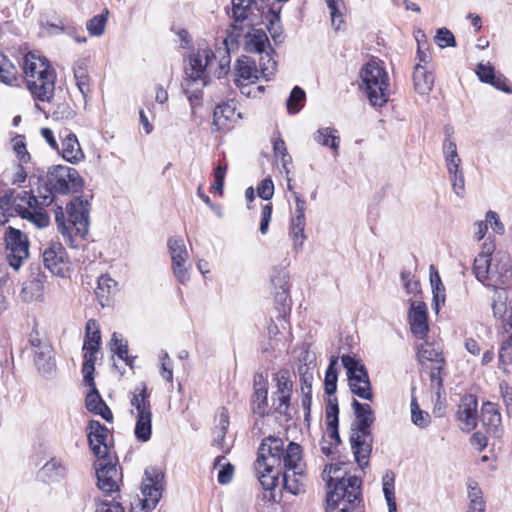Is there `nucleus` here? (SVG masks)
Segmentation results:
<instances>
[{
    "label": "nucleus",
    "instance_id": "nucleus-63",
    "mask_svg": "<svg viewBox=\"0 0 512 512\" xmlns=\"http://www.w3.org/2000/svg\"><path fill=\"white\" fill-rule=\"evenodd\" d=\"M291 398L292 395H273V405L275 412L281 415H286L290 407Z\"/></svg>",
    "mask_w": 512,
    "mask_h": 512
},
{
    "label": "nucleus",
    "instance_id": "nucleus-12",
    "mask_svg": "<svg viewBox=\"0 0 512 512\" xmlns=\"http://www.w3.org/2000/svg\"><path fill=\"white\" fill-rule=\"evenodd\" d=\"M102 345L100 325L97 320L89 319L85 325L84 341L82 346V374L91 380V374L95 373L97 353Z\"/></svg>",
    "mask_w": 512,
    "mask_h": 512
},
{
    "label": "nucleus",
    "instance_id": "nucleus-17",
    "mask_svg": "<svg viewBox=\"0 0 512 512\" xmlns=\"http://www.w3.org/2000/svg\"><path fill=\"white\" fill-rule=\"evenodd\" d=\"M349 440L356 463L361 469H364L369 465L372 452V432L351 430Z\"/></svg>",
    "mask_w": 512,
    "mask_h": 512
},
{
    "label": "nucleus",
    "instance_id": "nucleus-58",
    "mask_svg": "<svg viewBox=\"0 0 512 512\" xmlns=\"http://www.w3.org/2000/svg\"><path fill=\"white\" fill-rule=\"evenodd\" d=\"M499 364L505 369L506 366L512 364V339L508 338L501 343L498 353Z\"/></svg>",
    "mask_w": 512,
    "mask_h": 512
},
{
    "label": "nucleus",
    "instance_id": "nucleus-41",
    "mask_svg": "<svg viewBox=\"0 0 512 512\" xmlns=\"http://www.w3.org/2000/svg\"><path fill=\"white\" fill-rule=\"evenodd\" d=\"M303 463L299 467L300 473H294L292 471H285L282 473L283 476V486L285 490L290 492L293 495H298L304 491V480L305 474L303 470Z\"/></svg>",
    "mask_w": 512,
    "mask_h": 512
},
{
    "label": "nucleus",
    "instance_id": "nucleus-59",
    "mask_svg": "<svg viewBox=\"0 0 512 512\" xmlns=\"http://www.w3.org/2000/svg\"><path fill=\"white\" fill-rule=\"evenodd\" d=\"M280 13H281V7L280 6L275 7V5L273 4L269 8L268 14L266 15V18L269 21V25L267 26V28L274 39H276V37L279 35V34H277L278 27H276V26H278V24L280 22Z\"/></svg>",
    "mask_w": 512,
    "mask_h": 512
},
{
    "label": "nucleus",
    "instance_id": "nucleus-8",
    "mask_svg": "<svg viewBox=\"0 0 512 512\" xmlns=\"http://www.w3.org/2000/svg\"><path fill=\"white\" fill-rule=\"evenodd\" d=\"M495 250L493 241H486L482 245V251L476 256L473 264L475 277L485 285L487 281L505 283L511 275V265L508 257L501 258L497 264L492 265V254Z\"/></svg>",
    "mask_w": 512,
    "mask_h": 512
},
{
    "label": "nucleus",
    "instance_id": "nucleus-36",
    "mask_svg": "<svg viewBox=\"0 0 512 512\" xmlns=\"http://www.w3.org/2000/svg\"><path fill=\"white\" fill-rule=\"evenodd\" d=\"M110 351L130 368L134 367L136 356L129 355L128 342L121 334L114 332L108 343Z\"/></svg>",
    "mask_w": 512,
    "mask_h": 512
},
{
    "label": "nucleus",
    "instance_id": "nucleus-62",
    "mask_svg": "<svg viewBox=\"0 0 512 512\" xmlns=\"http://www.w3.org/2000/svg\"><path fill=\"white\" fill-rule=\"evenodd\" d=\"M160 374L168 382H173V363L168 353H163L160 357Z\"/></svg>",
    "mask_w": 512,
    "mask_h": 512
},
{
    "label": "nucleus",
    "instance_id": "nucleus-38",
    "mask_svg": "<svg viewBox=\"0 0 512 512\" xmlns=\"http://www.w3.org/2000/svg\"><path fill=\"white\" fill-rule=\"evenodd\" d=\"M73 73L76 85L86 98L91 92V78L89 75L88 64L85 61H78L73 66Z\"/></svg>",
    "mask_w": 512,
    "mask_h": 512
},
{
    "label": "nucleus",
    "instance_id": "nucleus-34",
    "mask_svg": "<svg viewBox=\"0 0 512 512\" xmlns=\"http://www.w3.org/2000/svg\"><path fill=\"white\" fill-rule=\"evenodd\" d=\"M314 141L323 147L330 148L337 157L340 150V135L337 129L332 127L319 128L313 135Z\"/></svg>",
    "mask_w": 512,
    "mask_h": 512
},
{
    "label": "nucleus",
    "instance_id": "nucleus-5",
    "mask_svg": "<svg viewBox=\"0 0 512 512\" xmlns=\"http://www.w3.org/2000/svg\"><path fill=\"white\" fill-rule=\"evenodd\" d=\"M55 221L59 232L69 239L85 238L89 227V202L82 197H74L67 203L65 210L61 206L55 209Z\"/></svg>",
    "mask_w": 512,
    "mask_h": 512
},
{
    "label": "nucleus",
    "instance_id": "nucleus-53",
    "mask_svg": "<svg viewBox=\"0 0 512 512\" xmlns=\"http://www.w3.org/2000/svg\"><path fill=\"white\" fill-rule=\"evenodd\" d=\"M430 283L433 291V298L436 302L440 299L445 301V287L441 281V277L434 265L430 266Z\"/></svg>",
    "mask_w": 512,
    "mask_h": 512
},
{
    "label": "nucleus",
    "instance_id": "nucleus-28",
    "mask_svg": "<svg viewBox=\"0 0 512 512\" xmlns=\"http://www.w3.org/2000/svg\"><path fill=\"white\" fill-rule=\"evenodd\" d=\"M68 473L67 466L61 458L53 457L38 471V478L47 484L58 483L65 479Z\"/></svg>",
    "mask_w": 512,
    "mask_h": 512
},
{
    "label": "nucleus",
    "instance_id": "nucleus-49",
    "mask_svg": "<svg viewBox=\"0 0 512 512\" xmlns=\"http://www.w3.org/2000/svg\"><path fill=\"white\" fill-rule=\"evenodd\" d=\"M305 98V91L301 87L295 86L290 92L289 98L287 99L286 102V108L288 113H298L304 106Z\"/></svg>",
    "mask_w": 512,
    "mask_h": 512
},
{
    "label": "nucleus",
    "instance_id": "nucleus-64",
    "mask_svg": "<svg viewBox=\"0 0 512 512\" xmlns=\"http://www.w3.org/2000/svg\"><path fill=\"white\" fill-rule=\"evenodd\" d=\"M258 196L264 200H269L274 195V184L270 178L263 179L257 187Z\"/></svg>",
    "mask_w": 512,
    "mask_h": 512
},
{
    "label": "nucleus",
    "instance_id": "nucleus-18",
    "mask_svg": "<svg viewBox=\"0 0 512 512\" xmlns=\"http://www.w3.org/2000/svg\"><path fill=\"white\" fill-rule=\"evenodd\" d=\"M99 465L96 467L98 487L103 492L111 494L118 490V469L116 457L109 455L107 459H98Z\"/></svg>",
    "mask_w": 512,
    "mask_h": 512
},
{
    "label": "nucleus",
    "instance_id": "nucleus-22",
    "mask_svg": "<svg viewBox=\"0 0 512 512\" xmlns=\"http://www.w3.org/2000/svg\"><path fill=\"white\" fill-rule=\"evenodd\" d=\"M250 407L253 414L259 418L267 415L268 409V380L262 372L253 376V393L250 399Z\"/></svg>",
    "mask_w": 512,
    "mask_h": 512
},
{
    "label": "nucleus",
    "instance_id": "nucleus-46",
    "mask_svg": "<svg viewBox=\"0 0 512 512\" xmlns=\"http://www.w3.org/2000/svg\"><path fill=\"white\" fill-rule=\"evenodd\" d=\"M134 434L137 440L147 442L152 435V414L136 416Z\"/></svg>",
    "mask_w": 512,
    "mask_h": 512
},
{
    "label": "nucleus",
    "instance_id": "nucleus-43",
    "mask_svg": "<svg viewBox=\"0 0 512 512\" xmlns=\"http://www.w3.org/2000/svg\"><path fill=\"white\" fill-rule=\"evenodd\" d=\"M19 71L16 65L0 52V82L13 85L18 81Z\"/></svg>",
    "mask_w": 512,
    "mask_h": 512
},
{
    "label": "nucleus",
    "instance_id": "nucleus-32",
    "mask_svg": "<svg viewBox=\"0 0 512 512\" xmlns=\"http://www.w3.org/2000/svg\"><path fill=\"white\" fill-rule=\"evenodd\" d=\"M61 138V155L62 157L72 163L76 164L84 158V153L81 149L77 136L72 133L65 131V134H60Z\"/></svg>",
    "mask_w": 512,
    "mask_h": 512
},
{
    "label": "nucleus",
    "instance_id": "nucleus-15",
    "mask_svg": "<svg viewBox=\"0 0 512 512\" xmlns=\"http://www.w3.org/2000/svg\"><path fill=\"white\" fill-rule=\"evenodd\" d=\"M47 180L55 193L68 194L82 188V179L76 169L56 166L47 175Z\"/></svg>",
    "mask_w": 512,
    "mask_h": 512
},
{
    "label": "nucleus",
    "instance_id": "nucleus-1",
    "mask_svg": "<svg viewBox=\"0 0 512 512\" xmlns=\"http://www.w3.org/2000/svg\"><path fill=\"white\" fill-rule=\"evenodd\" d=\"M302 463L301 445L296 442L285 445L281 438L270 435L263 438L258 447L254 469L263 489L273 490L283 472L300 473Z\"/></svg>",
    "mask_w": 512,
    "mask_h": 512
},
{
    "label": "nucleus",
    "instance_id": "nucleus-13",
    "mask_svg": "<svg viewBox=\"0 0 512 512\" xmlns=\"http://www.w3.org/2000/svg\"><path fill=\"white\" fill-rule=\"evenodd\" d=\"M43 264L53 275L70 277L72 262L60 241H50L42 250Z\"/></svg>",
    "mask_w": 512,
    "mask_h": 512
},
{
    "label": "nucleus",
    "instance_id": "nucleus-20",
    "mask_svg": "<svg viewBox=\"0 0 512 512\" xmlns=\"http://www.w3.org/2000/svg\"><path fill=\"white\" fill-rule=\"evenodd\" d=\"M407 320L412 335L418 340L428 337L430 328L428 322L427 305L423 301L412 302Z\"/></svg>",
    "mask_w": 512,
    "mask_h": 512
},
{
    "label": "nucleus",
    "instance_id": "nucleus-37",
    "mask_svg": "<svg viewBox=\"0 0 512 512\" xmlns=\"http://www.w3.org/2000/svg\"><path fill=\"white\" fill-rule=\"evenodd\" d=\"M29 192L33 193L35 202L37 206L41 207V209H44V207H47L50 204H52L54 200L55 192L51 188V185L48 182V180H44L42 178H37L36 188L31 189Z\"/></svg>",
    "mask_w": 512,
    "mask_h": 512
},
{
    "label": "nucleus",
    "instance_id": "nucleus-23",
    "mask_svg": "<svg viewBox=\"0 0 512 512\" xmlns=\"http://www.w3.org/2000/svg\"><path fill=\"white\" fill-rule=\"evenodd\" d=\"M295 197V216L291 220L290 225V233L293 238V244L295 249H300L303 246V243L306 239L305 235V225H306V218H305V210H306V202L304 199L301 198V196L294 192Z\"/></svg>",
    "mask_w": 512,
    "mask_h": 512
},
{
    "label": "nucleus",
    "instance_id": "nucleus-16",
    "mask_svg": "<svg viewBox=\"0 0 512 512\" xmlns=\"http://www.w3.org/2000/svg\"><path fill=\"white\" fill-rule=\"evenodd\" d=\"M87 440L93 455L97 459H107L112 455V447L108 443L109 429L98 420H90L87 428Z\"/></svg>",
    "mask_w": 512,
    "mask_h": 512
},
{
    "label": "nucleus",
    "instance_id": "nucleus-44",
    "mask_svg": "<svg viewBox=\"0 0 512 512\" xmlns=\"http://www.w3.org/2000/svg\"><path fill=\"white\" fill-rule=\"evenodd\" d=\"M268 37L262 29L254 30L246 36L245 51L249 53H263L268 43Z\"/></svg>",
    "mask_w": 512,
    "mask_h": 512
},
{
    "label": "nucleus",
    "instance_id": "nucleus-39",
    "mask_svg": "<svg viewBox=\"0 0 512 512\" xmlns=\"http://www.w3.org/2000/svg\"><path fill=\"white\" fill-rule=\"evenodd\" d=\"M512 302H508V291L505 288L494 287L492 310L494 317L505 320Z\"/></svg>",
    "mask_w": 512,
    "mask_h": 512
},
{
    "label": "nucleus",
    "instance_id": "nucleus-54",
    "mask_svg": "<svg viewBox=\"0 0 512 512\" xmlns=\"http://www.w3.org/2000/svg\"><path fill=\"white\" fill-rule=\"evenodd\" d=\"M273 152H274L275 157L281 159L282 166H283L286 174H288L289 170H288L287 166H288V164L292 163V158L288 154L285 141L281 137H278L273 141Z\"/></svg>",
    "mask_w": 512,
    "mask_h": 512
},
{
    "label": "nucleus",
    "instance_id": "nucleus-51",
    "mask_svg": "<svg viewBox=\"0 0 512 512\" xmlns=\"http://www.w3.org/2000/svg\"><path fill=\"white\" fill-rule=\"evenodd\" d=\"M338 362L337 356H332L330 359L329 366L325 373V392L329 396L333 395L337 389V370L336 364Z\"/></svg>",
    "mask_w": 512,
    "mask_h": 512
},
{
    "label": "nucleus",
    "instance_id": "nucleus-4",
    "mask_svg": "<svg viewBox=\"0 0 512 512\" xmlns=\"http://www.w3.org/2000/svg\"><path fill=\"white\" fill-rule=\"evenodd\" d=\"M213 59L215 55L210 48H199L188 57L182 87L192 109L202 105V89L208 83L207 67Z\"/></svg>",
    "mask_w": 512,
    "mask_h": 512
},
{
    "label": "nucleus",
    "instance_id": "nucleus-61",
    "mask_svg": "<svg viewBox=\"0 0 512 512\" xmlns=\"http://www.w3.org/2000/svg\"><path fill=\"white\" fill-rule=\"evenodd\" d=\"M51 349L48 346H45L41 349V351H36L34 356V362L37 365L38 369H49L50 368V360H51Z\"/></svg>",
    "mask_w": 512,
    "mask_h": 512
},
{
    "label": "nucleus",
    "instance_id": "nucleus-27",
    "mask_svg": "<svg viewBox=\"0 0 512 512\" xmlns=\"http://www.w3.org/2000/svg\"><path fill=\"white\" fill-rule=\"evenodd\" d=\"M477 398L471 394L462 397L457 411V419L462 424L461 429L471 431L477 425Z\"/></svg>",
    "mask_w": 512,
    "mask_h": 512
},
{
    "label": "nucleus",
    "instance_id": "nucleus-25",
    "mask_svg": "<svg viewBox=\"0 0 512 512\" xmlns=\"http://www.w3.org/2000/svg\"><path fill=\"white\" fill-rule=\"evenodd\" d=\"M259 70L256 67V62L248 56H241L235 65V78L234 83L239 88H244L254 84L259 79Z\"/></svg>",
    "mask_w": 512,
    "mask_h": 512
},
{
    "label": "nucleus",
    "instance_id": "nucleus-3",
    "mask_svg": "<svg viewBox=\"0 0 512 512\" xmlns=\"http://www.w3.org/2000/svg\"><path fill=\"white\" fill-rule=\"evenodd\" d=\"M341 468L338 464L327 465L324 474L327 473V486L329 491L325 499V511L354 512L362 502V480L357 476H340Z\"/></svg>",
    "mask_w": 512,
    "mask_h": 512
},
{
    "label": "nucleus",
    "instance_id": "nucleus-56",
    "mask_svg": "<svg viewBox=\"0 0 512 512\" xmlns=\"http://www.w3.org/2000/svg\"><path fill=\"white\" fill-rule=\"evenodd\" d=\"M282 292L277 293L276 300L279 302L280 307H277V309L280 311V314L285 317L287 314L290 313L291 310V299L289 296V284L287 281H285L282 285Z\"/></svg>",
    "mask_w": 512,
    "mask_h": 512
},
{
    "label": "nucleus",
    "instance_id": "nucleus-52",
    "mask_svg": "<svg viewBox=\"0 0 512 512\" xmlns=\"http://www.w3.org/2000/svg\"><path fill=\"white\" fill-rule=\"evenodd\" d=\"M243 21L236 22L230 26L227 35L224 39V44L228 49H235L238 47L240 43V39L244 34V26L242 25Z\"/></svg>",
    "mask_w": 512,
    "mask_h": 512
},
{
    "label": "nucleus",
    "instance_id": "nucleus-47",
    "mask_svg": "<svg viewBox=\"0 0 512 512\" xmlns=\"http://www.w3.org/2000/svg\"><path fill=\"white\" fill-rule=\"evenodd\" d=\"M109 14V10L104 8L100 14L87 21L86 29L91 36H101L104 33Z\"/></svg>",
    "mask_w": 512,
    "mask_h": 512
},
{
    "label": "nucleus",
    "instance_id": "nucleus-10",
    "mask_svg": "<svg viewBox=\"0 0 512 512\" xmlns=\"http://www.w3.org/2000/svg\"><path fill=\"white\" fill-rule=\"evenodd\" d=\"M341 361L347 370L348 384L351 392L359 398L372 401L374 395L364 364L359 359L350 355H343Z\"/></svg>",
    "mask_w": 512,
    "mask_h": 512
},
{
    "label": "nucleus",
    "instance_id": "nucleus-50",
    "mask_svg": "<svg viewBox=\"0 0 512 512\" xmlns=\"http://www.w3.org/2000/svg\"><path fill=\"white\" fill-rule=\"evenodd\" d=\"M225 457L223 455L217 456L214 460V467H219L217 481L222 484H228L232 481L234 475V466L230 462H225Z\"/></svg>",
    "mask_w": 512,
    "mask_h": 512
},
{
    "label": "nucleus",
    "instance_id": "nucleus-33",
    "mask_svg": "<svg viewBox=\"0 0 512 512\" xmlns=\"http://www.w3.org/2000/svg\"><path fill=\"white\" fill-rule=\"evenodd\" d=\"M130 395V404L136 410V416L152 414L151 392L145 382L140 383Z\"/></svg>",
    "mask_w": 512,
    "mask_h": 512
},
{
    "label": "nucleus",
    "instance_id": "nucleus-60",
    "mask_svg": "<svg viewBox=\"0 0 512 512\" xmlns=\"http://www.w3.org/2000/svg\"><path fill=\"white\" fill-rule=\"evenodd\" d=\"M435 40L438 46L441 48L456 46L455 37L453 33L447 28L438 29L435 36Z\"/></svg>",
    "mask_w": 512,
    "mask_h": 512
},
{
    "label": "nucleus",
    "instance_id": "nucleus-19",
    "mask_svg": "<svg viewBox=\"0 0 512 512\" xmlns=\"http://www.w3.org/2000/svg\"><path fill=\"white\" fill-rule=\"evenodd\" d=\"M169 253L172 260V269L175 277L181 284L189 280L185 263L188 259V252L182 237H171L168 240Z\"/></svg>",
    "mask_w": 512,
    "mask_h": 512
},
{
    "label": "nucleus",
    "instance_id": "nucleus-6",
    "mask_svg": "<svg viewBox=\"0 0 512 512\" xmlns=\"http://www.w3.org/2000/svg\"><path fill=\"white\" fill-rule=\"evenodd\" d=\"M359 88L370 105L382 108L390 98V80L387 71L374 59L365 63L359 72Z\"/></svg>",
    "mask_w": 512,
    "mask_h": 512
},
{
    "label": "nucleus",
    "instance_id": "nucleus-29",
    "mask_svg": "<svg viewBox=\"0 0 512 512\" xmlns=\"http://www.w3.org/2000/svg\"><path fill=\"white\" fill-rule=\"evenodd\" d=\"M117 292L118 283L109 274H102L98 278L94 293L102 307L112 306Z\"/></svg>",
    "mask_w": 512,
    "mask_h": 512
},
{
    "label": "nucleus",
    "instance_id": "nucleus-14",
    "mask_svg": "<svg viewBox=\"0 0 512 512\" xmlns=\"http://www.w3.org/2000/svg\"><path fill=\"white\" fill-rule=\"evenodd\" d=\"M6 258L18 270L29 256V241L19 229L8 227L5 232Z\"/></svg>",
    "mask_w": 512,
    "mask_h": 512
},
{
    "label": "nucleus",
    "instance_id": "nucleus-35",
    "mask_svg": "<svg viewBox=\"0 0 512 512\" xmlns=\"http://www.w3.org/2000/svg\"><path fill=\"white\" fill-rule=\"evenodd\" d=\"M414 89L421 95L428 94L434 85V75L425 65H415L413 72Z\"/></svg>",
    "mask_w": 512,
    "mask_h": 512
},
{
    "label": "nucleus",
    "instance_id": "nucleus-40",
    "mask_svg": "<svg viewBox=\"0 0 512 512\" xmlns=\"http://www.w3.org/2000/svg\"><path fill=\"white\" fill-rule=\"evenodd\" d=\"M275 383L276 390L273 395H292L294 382L292 380V373L287 368H281L272 377Z\"/></svg>",
    "mask_w": 512,
    "mask_h": 512
},
{
    "label": "nucleus",
    "instance_id": "nucleus-2",
    "mask_svg": "<svg viewBox=\"0 0 512 512\" xmlns=\"http://www.w3.org/2000/svg\"><path fill=\"white\" fill-rule=\"evenodd\" d=\"M22 70L26 87L36 102V108L44 111L41 103L50 104L55 96L57 74L53 65L45 56L30 51L23 56Z\"/></svg>",
    "mask_w": 512,
    "mask_h": 512
},
{
    "label": "nucleus",
    "instance_id": "nucleus-42",
    "mask_svg": "<svg viewBox=\"0 0 512 512\" xmlns=\"http://www.w3.org/2000/svg\"><path fill=\"white\" fill-rule=\"evenodd\" d=\"M395 478V473L392 470H387L382 477V488L389 512H397Z\"/></svg>",
    "mask_w": 512,
    "mask_h": 512
},
{
    "label": "nucleus",
    "instance_id": "nucleus-55",
    "mask_svg": "<svg viewBox=\"0 0 512 512\" xmlns=\"http://www.w3.org/2000/svg\"><path fill=\"white\" fill-rule=\"evenodd\" d=\"M254 0H232V17L236 22L244 21Z\"/></svg>",
    "mask_w": 512,
    "mask_h": 512
},
{
    "label": "nucleus",
    "instance_id": "nucleus-31",
    "mask_svg": "<svg viewBox=\"0 0 512 512\" xmlns=\"http://www.w3.org/2000/svg\"><path fill=\"white\" fill-rule=\"evenodd\" d=\"M355 420L351 425V430L371 431V426L375 421L374 412L369 404L360 403L356 399L352 402Z\"/></svg>",
    "mask_w": 512,
    "mask_h": 512
},
{
    "label": "nucleus",
    "instance_id": "nucleus-48",
    "mask_svg": "<svg viewBox=\"0 0 512 512\" xmlns=\"http://www.w3.org/2000/svg\"><path fill=\"white\" fill-rule=\"evenodd\" d=\"M227 170L228 164L225 157H223V159L219 161L218 165L214 168V181L210 187V191L212 193L223 195L224 180L226 177Z\"/></svg>",
    "mask_w": 512,
    "mask_h": 512
},
{
    "label": "nucleus",
    "instance_id": "nucleus-7",
    "mask_svg": "<svg viewBox=\"0 0 512 512\" xmlns=\"http://www.w3.org/2000/svg\"><path fill=\"white\" fill-rule=\"evenodd\" d=\"M10 210L15 211L23 219H28L33 222L37 227L43 228L49 225V216L44 209L37 206L33 193L24 191L22 194L13 198L11 203L10 198L2 197L0 199V224L4 225L8 222Z\"/></svg>",
    "mask_w": 512,
    "mask_h": 512
},
{
    "label": "nucleus",
    "instance_id": "nucleus-24",
    "mask_svg": "<svg viewBox=\"0 0 512 512\" xmlns=\"http://www.w3.org/2000/svg\"><path fill=\"white\" fill-rule=\"evenodd\" d=\"M240 113L236 112L232 102H224L215 107L213 113L214 130L221 133L229 132L236 124Z\"/></svg>",
    "mask_w": 512,
    "mask_h": 512
},
{
    "label": "nucleus",
    "instance_id": "nucleus-26",
    "mask_svg": "<svg viewBox=\"0 0 512 512\" xmlns=\"http://www.w3.org/2000/svg\"><path fill=\"white\" fill-rule=\"evenodd\" d=\"M339 407L337 404V400H329L328 404L326 406L325 410V417H326V431L327 435L330 438V445L331 447H326L322 445L321 449L324 454L329 455L332 453V447H336L341 443L339 431H338V425H339Z\"/></svg>",
    "mask_w": 512,
    "mask_h": 512
},
{
    "label": "nucleus",
    "instance_id": "nucleus-21",
    "mask_svg": "<svg viewBox=\"0 0 512 512\" xmlns=\"http://www.w3.org/2000/svg\"><path fill=\"white\" fill-rule=\"evenodd\" d=\"M83 375V381L86 386L90 388L89 393H87L85 397V407L86 409L95 415L101 416L105 421L112 423L113 422V413L106 402L102 399L98 389L96 388V384L94 381V374H91V380Z\"/></svg>",
    "mask_w": 512,
    "mask_h": 512
},
{
    "label": "nucleus",
    "instance_id": "nucleus-11",
    "mask_svg": "<svg viewBox=\"0 0 512 512\" xmlns=\"http://www.w3.org/2000/svg\"><path fill=\"white\" fill-rule=\"evenodd\" d=\"M163 474L146 470L141 484V497L137 496L131 503V512H150L161 498V481Z\"/></svg>",
    "mask_w": 512,
    "mask_h": 512
},
{
    "label": "nucleus",
    "instance_id": "nucleus-57",
    "mask_svg": "<svg viewBox=\"0 0 512 512\" xmlns=\"http://www.w3.org/2000/svg\"><path fill=\"white\" fill-rule=\"evenodd\" d=\"M411 417L413 423L419 427H426L430 422V415L420 409L415 398L411 401Z\"/></svg>",
    "mask_w": 512,
    "mask_h": 512
},
{
    "label": "nucleus",
    "instance_id": "nucleus-30",
    "mask_svg": "<svg viewBox=\"0 0 512 512\" xmlns=\"http://www.w3.org/2000/svg\"><path fill=\"white\" fill-rule=\"evenodd\" d=\"M480 420L488 434L498 436L501 432V414L497 404L485 402L481 408Z\"/></svg>",
    "mask_w": 512,
    "mask_h": 512
},
{
    "label": "nucleus",
    "instance_id": "nucleus-45",
    "mask_svg": "<svg viewBox=\"0 0 512 512\" xmlns=\"http://www.w3.org/2000/svg\"><path fill=\"white\" fill-rule=\"evenodd\" d=\"M468 497L470 499L467 512H485L483 494L475 480L468 482Z\"/></svg>",
    "mask_w": 512,
    "mask_h": 512
},
{
    "label": "nucleus",
    "instance_id": "nucleus-9",
    "mask_svg": "<svg viewBox=\"0 0 512 512\" xmlns=\"http://www.w3.org/2000/svg\"><path fill=\"white\" fill-rule=\"evenodd\" d=\"M416 356L421 366H425L428 362L432 363L429 374L431 384H435L438 389H441L443 387L442 373L446 365L441 345L436 341H428L426 338L416 345Z\"/></svg>",
    "mask_w": 512,
    "mask_h": 512
}]
</instances>
